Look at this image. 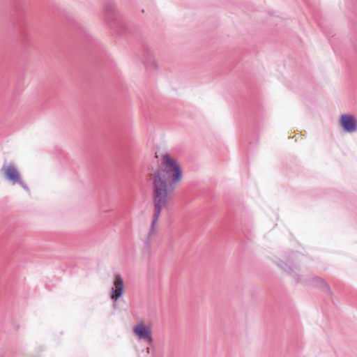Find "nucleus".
Instances as JSON below:
<instances>
[{
    "instance_id": "1",
    "label": "nucleus",
    "mask_w": 357,
    "mask_h": 357,
    "mask_svg": "<svg viewBox=\"0 0 357 357\" xmlns=\"http://www.w3.org/2000/svg\"><path fill=\"white\" fill-rule=\"evenodd\" d=\"M153 195L172 199L178 181V165L169 154H164L158 171L151 176Z\"/></svg>"
},
{
    "instance_id": "2",
    "label": "nucleus",
    "mask_w": 357,
    "mask_h": 357,
    "mask_svg": "<svg viewBox=\"0 0 357 357\" xmlns=\"http://www.w3.org/2000/svg\"><path fill=\"white\" fill-rule=\"evenodd\" d=\"M171 201V199L153 195V215L151 221L149 231L148 233L147 240L145 242L146 247L149 248L151 245V238L156 235L158 232V221L160 215L161 211L165 208Z\"/></svg>"
},
{
    "instance_id": "3",
    "label": "nucleus",
    "mask_w": 357,
    "mask_h": 357,
    "mask_svg": "<svg viewBox=\"0 0 357 357\" xmlns=\"http://www.w3.org/2000/svg\"><path fill=\"white\" fill-rule=\"evenodd\" d=\"M1 172L6 181L11 182L13 184L17 183L24 190H29L28 185L22 180L20 172L13 164L3 165L1 168Z\"/></svg>"
},
{
    "instance_id": "4",
    "label": "nucleus",
    "mask_w": 357,
    "mask_h": 357,
    "mask_svg": "<svg viewBox=\"0 0 357 357\" xmlns=\"http://www.w3.org/2000/svg\"><path fill=\"white\" fill-rule=\"evenodd\" d=\"M340 125L343 130L348 133L357 131V119L353 114H343L340 117Z\"/></svg>"
},
{
    "instance_id": "5",
    "label": "nucleus",
    "mask_w": 357,
    "mask_h": 357,
    "mask_svg": "<svg viewBox=\"0 0 357 357\" xmlns=\"http://www.w3.org/2000/svg\"><path fill=\"white\" fill-rule=\"evenodd\" d=\"M132 331L139 340L147 341L149 344L152 343L151 331L148 326H145L143 321H139L133 327Z\"/></svg>"
},
{
    "instance_id": "6",
    "label": "nucleus",
    "mask_w": 357,
    "mask_h": 357,
    "mask_svg": "<svg viewBox=\"0 0 357 357\" xmlns=\"http://www.w3.org/2000/svg\"><path fill=\"white\" fill-rule=\"evenodd\" d=\"M124 284L120 275H114V287L111 289L110 298L112 301H116L123 294Z\"/></svg>"
},
{
    "instance_id": "7",
    "label": "nucleus",
    "mask_w": 357,
    "mask_h": 357,
    "mask_svg": "<svg viewBox=\"0 0 357 357\" xmlns=\"http://www.w3.org/2000/svg\"><path fill=\"white\" fill-rule=\"evenodd\" d=\"M116 5L112 1H107L104 6L105 20L109 22L112 20V16L116 12Z\"/></svg>"
},
{
    "instance_id": "8",
    "label": "nucleus",
    "mask_w": 357,
    "mask_h": 357,
    "mask_svg": "<svg viewBox=\"0 0 357 357\" xmlns=\"http://www.w3.org/2000/svg\"><path fill=\"white\" fill-rule=\"evenodd\" d=\"M314 281L317 287L321 288L323 291L327 292L329 295H332L331 289L326 281L318 277L314 278Z\"/></svg>"
},
{
    "instance_id": "9",
    "label": "nucleus",
    "mask_w": 357,
    "mask_h": 357,
    "mask_svg": "<svg viewBox=\"0 0 357 357\" xmlns=\"http://www.w3.org/2000/svg\"><path fill=\"white\" fill-rule=\"evenodd\" d=\"M287 271L290 274H292L293 277L296 278L298 281L299 280L298 278H297V274L293 271L291 268H289Z\"/></svg>"
},
{
    "instance_id": "10",
    "label": "nucleus",
    "mask_w": 357,
    "mask_h": 357,
    "mask_svg": "<svg viewBox=\"0 0 357 357\" xmlns=\"http://www.w3.org/2000/svg\"><path fill=\"white\" fill-rule=\"evenodd\" d=\"M144 51H146L149 54L152 55V50L149 47H144Z\"/></svg>"
},
{
    "instance_id": "11",
    "label": "nucleus",
    "mask_w": 357,
    "mask_h": 357,
    "mask_svg": "<svg viewBox=\"0 0 357 357\" xmlns=\"http://www.w3.org/2000/svg\"><path fill=\"white\" fill-rule=\"evenodd\" d=\"M179 175H180V177H181V171H180Z\"/></svg>"
}]
</instances>
